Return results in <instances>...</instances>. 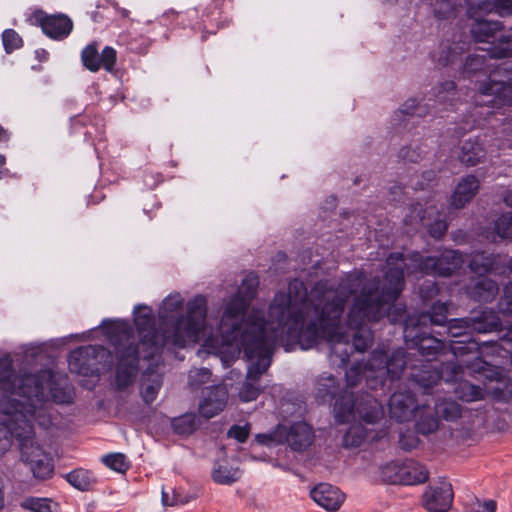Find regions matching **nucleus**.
<instances>
[{"mask_svg": "<svg viewBox=\"0 0 512 512\" xmlns=\"http://www.w3.org/2000/svg\"><path fill=\"white\" fill-rule=\"evenodd\" d=\"M245 356L249 360L256 359L247 371L239 397L243 402L256 400L263 388L259 385L261 376L271 365L273 346L281 338L274 320L264 317L261 311L252 310L241 334Z\"/></svg>", "mask_w": 512, "mask_h": 512, "instance_id": "obj_5", "label": "nucleus"}, {"mask_svg": "<svg viewBox=\"0 0 512 512\" xmlns=\"http://www.w3.org/2000/svg\"><path fill=\"white\" fill-rule=\"evenodd\" d=\"M465 368L466 365L463 366L462 364L454 361L443 363L439 370L441 380H444L445 382H455L464 375Z\"/></svg>", "mask_w": 512, "mask_h": 512, "instance_id": "obj_43", "label": "nucleus"}, {"mask_svg": "<svg viewBox=\"0 0 512 512\" xmlns=\"http://www.w3.org/2000/svg\"><path fill=\"white\" fill-rule=\"evenodd\" d=\"M426 213L427 210H424L421 204L416 203L412 205L409 214L405 218V224L415 228L419 225L427 227L433 238H441L447 231V223L444 220L437 219L431 224L425 216Z\"/></svg>", "mask_w": 512, "mask_h": 512, "instance_id": "obj_18", "label": "nucleus"}, {"mask_svg": "<svg viewBox=\"0 0 512 512\" xmlns=\"http://www.w3.org/2000/svg\"><path fill=\"white\" fill-rule=\"evenodd\" d=\"M402 463L391 462L380 469L382 480L389 484H401Z\"/></svg>", "mask_w": 512, "mask_h": 512, "instance_id": "obj_45", "label": "nucleus"}, {"mask_svg": "<svg viewBox=\"0 0 512 512\" xmlns=\"http://www.w3.org/2000/svg\"><path fill=\"white\" fill-rule=\"evenodd\" d=\"M498 309L502 314L512 315V284L504 289V294L498 302Z\"/></svg>", "mask_w": 512, "mask_h": 512, "instance_id": "obj_54", "label": "nucleus"}, {"mask_svg": "<svg viewBox=\"0 0 512 512\" xmlns=\"http://www.w3.org/2000/svg\"><path fill=\"white\" fill-rule=\"evenodd\" d=\"M162 386V375L146 371L141 380V395L146 404L152 403Z\"/></svg>", "mask_w": 512, "mask_h": 512, "instance_id": "obj_34", "label": "nucleus"}, {"mask_svg": "<svg viewBox=\"0 0 512 512\" xmlns=\"http://www.w3.org/2000/svg\"><path fill=\"white\" fill-rule=\"evenodd\" d=\"M200 426V420L194 413H186L172 421L173 431L182 436H188L194 433Z\"/></svg>", "mask_w": 512, "mask_h": 512, "instance_id": "obj_38", "label": "nucleus"}, {"mask_svg": "<svg viewBox=\"0 0 512 512\" xmlns=\"http://www.w3.org/2000/svg\"><path fill=\"white\" fill-rule=\"evenodd\" d=\"M397 260L398 256L386 259L383 282L367 280L363 272L350 273L358 274L362 279L358 292L352 295L354 298L347 320L348 326L356 330L351 343L357 352H365L372 345V331L365 324L380 320L386 307L394 303L403 290L402 264Z\"/></svg>", "mask_w": 512, "mask_h": 512, "instance_id": "obj_4", "label": "nucleus"}, {"mask_svg": "<svg viewBox=\"0 0 512 512\" xmlns=\"http://www.w3.org/2000/svg\"><path fill=\"white\" fill-rule=\"evenodd\" d=\"M368 438L369 432L363 425H352L343 437V445L346 448H356L361 446Z\"/></svg>", "mask_w": 512, "mask_h": 512, "instance_id": "obj_39", "label": "nucleus"}, {"mask_svg": "<svg viewBox=\"0 0 512 512\" xmlns=\"http://www.w3.org/2000/svg\"><path fill=\"white\" fill-rule=\"evenodd\" d=\"M447 315V304L437 302L429 312L411 315L405 320L403 333L407 345L416 348L429 362L443 353L446 346L443 341L431 336L427 328L432 325L448 326Z\"/></svg>", "mask_w": 512, "mask_h": 512, "instance_id": "obj_7", "label": "nucleus"}, {"mask_svg": "<svg viewBox=\"0 0 512 512\" xmlns=\"http://www.w3.org/2000/svg\"><path fill=\"white\" fill-rule=\"evenodd\" d=\"M250 434V425L246 424L244 426L240 425H233L228 430V437L236 439L240 443H244Z\"/></svg>", "mask_w": 512, "mask_h": 512, "instance_id": "obj_56", "label": "nucleus"}, {"mask_svg": "<svg viewBox=\"0 0 512 512\" xmlns=\"http://www.w3.org/2000/svg\"><path fill=\"white\" fill-rule=\"evenodd\" d=\"M452 485L442 481L430 486L423 495V505L429 512H447L453 502Z\"/></svg>", "mask_w": 512, "mask_h": 512, "instance_id": "obj_16", "label": "nucleus"}, {"mask_svg": "<svg viewBox=\"0 0 512 512\" xmlns=\"http://www.w3.org/2000/svg\"><path fill=\"white\" fill-rule=\"evenodd\" d=\"M451 352L454 357L458 358L467 354H474L476 357L472 363L466 362V369L470 370L471 373L484 374L486 371H490V365L483 361L479 357V346L475 341L454 342L451 344Z\"/></svg>", "mask_w": 512, "mask_h": 512, "instance_id": "obj_23", "label": "nucleus"}, {"mask_svg": "<svg viewBox=\"0 0 512 512\" xmlns=\"http://www.w3.org/2000/svg\"><path fill=\"white\" fill-rule=\"evenodd\" d=\"M21 507L32 512H51V500L48 498H26Z\"/></svg>", "mask_w": 512, "mask_h": 512, "instance_id": "obj_47", "label": "nucleus"}, {"mask_svg": "<svg viewBox=\"0 0 512 512\" xmlns=\"http://www.w3.org/2000/svg\"><path fill=\"white\" fill-rule=\"evenodd\" d=\"M492 395L497 401H510L512 399V382L510 380H498L492 388Z\"/></svg>", "mask_w": 512, "mask_h": 512, "instance_id": "obj_48", "label": "nucleus"}, {"mask_svg": "<svg viewBox=\"0 0 512 512\" xmlns=\"http://www.w3.org/2000/svg\"><path fill=\"white\" fill-rule=\"evenodd\" d=\"M107 350L100 345H88L73 350L68 357L69 368L72 372L86 374L89 370L90 360L98 355L105 354Z\"/></svg>", "mask_w": 512, "mask_h": 512, "instance_id": "obj_21", "label": "nucleus"}, {"mask_svg": "<svg viewBox=\"0 0 512 512\" xmlns=\"http://www.w3.org/2000/svg\"><path fill=\"white\" fill-rule=\"evenodd\" d=\"M458 398L464 402L471 403L485 398L484 390L467 380L460 381L454 389Z\"/></svg>", "mask_w": 512, "mask_h": 512, "instance_id": "obj_37", "label": "nucleus"}, {"mask_svg": "<svg viewBox=\"0 0 512 512\" xmlns=\"http://www.w3.org/2000/svg\"><path fill=\"white\" fill-rule=\"evenodd\" d=\"M470 270L478 275H485L494 272L498 268V257L493 254L479 252L472 256L469 261Z\"/></svg>", "mask_w": 512, "mask_h": 512, "instance_id": "obj_35", "label": "nucleus"}, {"mask_svg": "<svg viewBox=\"0 0 512 512\" xmlns=\"http://www.w3.org/2000/svg\"><path fill=\"white\" fill-rule=\"evenodd\" d=\"M38 21L43 32L55 40L66 38L73 29L72 20L63 14L44 15L39 17Z\"/></svg>", "mask_w": 512, "mask_h": 512, "instance_id": "obj_20", "label": "nucleus"}, {"mask_svg": "<svg viewBox=\"0 0 512 512\" xmlns=\"http://www.w3.org/2000/svg\"><path fill=\"white\" fill-rule=\"evenodd\" d=\"M497 504L494 500L480 501L476 499L468 507V512H495Z\"/></svg>", "mask_w": 512, "mask_h": 512, "instance_id": "obj_57", "label": "nucleus"}, {"mask_svg": "<svg viewBox=\"0 0 512 512\" xmlns=\"http://www.w3.org/2000/svg\"><path fill=\"white\" fill-rule=\"evenodd\" d=\"M70 403L72 395L56 385L50 370L17 376L10 356L0 358V414L48 427L51 424L49 400Z\"/></svg>", "mask_w": 512, "mask_h": 512, "instance_id": "obj_3", "label": "nucleus"}, {"mask_svg": "<svg viewBox=\"0 0 512 512\" xmlns=\"http://www.w3.org/2000/svg\"><path fill=\"white\" fill-rule=\"evenodd\" d=\"M12 438L19 442L21 459L29 465L34 477L50 478L54 465L50 456L34 441V424L0 414V456L10 448Z\"/></svg>", "mask_w": 512, "mask_h": 512, "instance_id": "obj_6", "label": "nucleus"}, {"mask_svg": "<svg viewBox=\"0 0 512 512\" xmlns=\"http://www.w3.org/2000/svg\"><path fill=\"white\" fill-rule=\"evenodd\" d=\"M462 48L459 47H450V46H443L442 50L439 53V56L437 57V62L442 65L446 66L449 64L454 63L462 53Z\"/></svg>", "mask_w": 512, "mask_h": 512, "instance_id": "obj_51", "label": "nucleus"}, {"mask_svg": "<svg viewBox=\"0 0 512 512\" xmlns=\"http://www.w3.org/2000/svg\"><path fill=\"white\" fill-rule=\"evenodd\" d=\"M401 485H416L427 481L429 472L424 465L406 460L402 463Z\"/></svg>", "mask_w": 512, "mask_h": 512, "instance_id": "obj_32", "label": "nucleus"}, {"mask_svg": "<svg viewBox=\"0 0 512 512\" xmlns=\"http://www.w3.org/2000/svg\"><path fill=\"white\" fill-rule=\"evenodd\" d=\"M2 42L6 53L10 54L23 45V40L13 29H6L2 33Z\"/></svg>", "mask_w": 512, "mask_h": 512, "instance_id": "obj_49", "label": "nucleus"}, {"mask_svg": "<svg viewBox=\"0 0 512 512\" xmlns=\"http://www.w3.org/2000/svg\"><path fill=\"white\" fill-rule=\"evenodd\" d=\"M500 326L498 315L488 309L478 312L464 318H455L448 321V334L451 337H459L461 332H455V329H471L472 332L488 333L495 331Z\"/></svg>", "mask_w": 512, "mask_h": 512, "instance_id": "obj_12", "label": "nucleus"}, {"mask_svg": "<svg viewBox=\"0 0 512 512\" xmlns=\"http://www.w3.org/2000/svg\"><path fill=\"white\" fill-rule=\"evenodd\" d=\"M411 381L424 389H429L441 380L439 370L427 361L423 363L420 369L410 374Z\"/></svg>", "mask_w": 512, "mask_h": 512, "instance_id": "obj_33", "label": "nucleus"}, {"mask_svg": "<svg viewBox=\"0 0 512 512\" xmlns=\"http://www.w3.org/2000/svg\"><path fill=\"white\" fill-rule=\"evenodd\" d=\"M497 238L512 240V213L502 214L494 225V233L491 235V241L496 242Z\"/></svg>", "mask_w": 512, "mask_h": 512, "instance_id": "obj_41", "label": "nucleus"}, {"mask_svg": "<svg viewBox=\"0 0 512 512\" xmlns=\"http://www.w3.org/2000/svg\"><path fill=\"white\" fill-rule=\"evenodd\" d=\"M487 65L486 56L484 55H470L466 58L463 75L467 78H472L478 74L486 75Z\"/></svg>", "mask_w": 512, "mask_h": 512, "instance_id": "obj_42", "label": "nucleus"}, {"mask_svg": "<svg viewBox=\"0 0 512 512\" xmlns=\"http://www.w3.org/2000/svg\"><path fill=\"white\" fill-rule=\"evenodd\" d=\"M504 202L512 207V190L511 191H508L504 197Z\"/></svg>", "mask_w": 512, "mask_h": 512, "instance_id": "obj_62", "label": "nucleus"}, {"mask_svg": "<svg viewBox=\"0 0 512 512\" xmlns=\"http://www.w3.org/2000/svg\"><path fill=\"white\" fill-rule=\"evenodd\" d=\"M434 412L441 420L457 422L463 417L466 409L456 400L445 397L435 403Z\"/></svg>", "mask_w": 512, "mask_h": 512, "instance_id": "obj_31", "label": "nucleus"}, {"mask_svg": "<svg viewBox=\"0 0 512 512\" xmlns=\"http://www.w3.org/2000/svg\"><path fill=\"white\" fill-rule=\"evenodd\" d=\"M310 495L318 505L331 512L337 511L345 498L337 487L327 483H321L314 487Z\"/></svg>", "mask_w": 512, "mask_h": 512, "instance_id": "obj_22", "label": "nucleus"}, {"mask_svg": "<svg viewBox=\"0 0 512 512\" xmlns=\"http://www.w3.org/2000/svg\"><path fill=\"white\" fill-rule=\"evenodd\" d=\"M499 292L496 281L489 278H478L472 280L466 287L467 295L477 302H491Z\"/></svg>", "mask_w": 512, "mask_h": 512, "instance_id": "obj_24", "label": "nucleus"}, {"mask_svg": "<svg viewBox=\"0 0 512 512\" xmlns=\"http://www.w3.org/2000/svg\"><path fill=\"white\" fill-rule=\"evenodd\" d=\"M313 394L318 403H331L335 400L334 415L337 423L345 424L350 421L354 407L353 395L343 389L332 374L323 373L315 380Z\"/></svg>", "mask_w": 512, "mask_h": 512, "instance_id": "obj_9", "label": "nucleus"}, {"mask_svg": "<svg viewBox=\"0 0 512 512\" xmlns=\"http://www.w3.org/2000/svg\"><path fill=\"white\" fill-rule=\"evenodd\" d=\"M178 13L174 11L173 9L166 11L163 16L164 17H170V16H176Z\"/></svg>", "mask_w": 512, "mask_h": 512, "instance_id": "obj_63", "label": "nucleus"}, {"mask_svg": "<svg viewBox=\"0 0 512 512\" xmlns=\"http://www.w3.org/2000/svg\"><path fill=\"white\" fill-rule=\"evenodd\" d=\"M361 281L358 274H347L338 285L321 280L308 294L304 283L293 279L287 294L280 292L274 296L269 318L274 320L281 337L297 339L303 350L314 347L321 339L326 340L331 363L343 367L355 350L341 325L342 315Z\"/></svg>", "mask_w": 512, "mask_h": 512, "instance_id": "obj_1", "label": "nucleus"}, {"mask_svg": "<svg viewBox=\"0 0 512 512\" xmlns=\"http://www.w3.org/2000/svg\"><path fill=\"white\" fill-rule=\"evenodd\" d=\"M211 372L207 368L192 369L189 372V385L192 388H199L201 385L209 382Z\"/></svg>", "mask_w": 512, "mask_h": 512, "instance_id": "obj_52", "label": "nucleus"}, {"mask_svg": "<svg viewBox=\"0 0 512 512\" xmlns=\"http://www.w3.org/2000/svg\"><path fill=\"white\" fill-rule=\"evenodd\" d=\"M315 435L313 428L305 422H295L290 426L279 425L275 431L269 434H258V443L271 446L276 444H288L294 451H304L310 447Z\"/></svg>", "mask_w": 512, "mask_h": 512, "instance_id": "obj_11", "label": "nucleus"}, {"mask_svg": "<svg viewBox=\"0 0 512 512\" xmlns=\"http://www.w3.org/2000/svg\"><path fill=\"white\" fill-rule=\"evenodd\" d=\"M9 139L8 131L0 125V141H7Z\"/></svg>", "mask_w": 512, "mask_h": 512, "instance_id": "obj_60", "label": "nucleus"}, {"mask_svg": "<svg viewBox=\"0 0 512 512\" xmlns=\"http://www.w3.org/2000/svg\"><path fill=\"white\" fill-rule=\"evenodd\" d=\"M228 391L224 386H215L206 392L199 404L200 414L210 419L219 414L227 404Z\"/></svg>", "mask_w": 512, "mask_h": 512, "instance_id": "obj_19", "label": "nucleus"}, {"mask_svg": "<svg viewBox=\"0 0 512 512\" xmlns=\"http://www.w3.org/2000/svg\"><path fill=\"white\" fill-rule=\"evenodd\" d=\"M480 182L474 175H467L456 186L451 196V205L456 209L463 208L470 202L479 190Z\"/></svg>", "mask_w": 512, "mask_h": 512, "instance_id": "obj_26", "label": "nucleus"}, {"mask_svg": "<svg viewBox=\"0 0 512 512\" xmlns=\"http://www.w3.org/2000/svg\"><path fill=\"white\" fill-rule=\"evenodd\" d=\"M456 84L454 81H445L437 88L436 98L440 103H445L450 95H454Z\"/></svg>", "mask_w": 512, "mask_h": 512, "instance_id": "obj_55", "label": "nucleus"}, {"mask_svg": "<svg viewBox=\"0 0 512 512\" xmlns=\"http://www.w3.org/2000/svg\"><path fill=\"white\" fill-rule=\"evenodd\" d=\"M66 480L76 489L80 491L90 490L96 483L94 474L82 468L75 469L66 474Z\"/></svg>", "mask_w": 512, "mask_h": 512, "instance_id": "obj_36", "label": "nucleus"}, {"mask_svg": "<svg viewBox=\"0 0 512 512\" xmlns=\"http://www.w3.org/2000/svg\"><path fill=\"white\" fill-rule=\"evenodd\" d=\"M478 12L480 11L476 7L472 17L468 14L469 18L474 19L470 27L471 36L475 42H489L498 31L503 29V24L500 21L477 18Z\"/></svg>", "mask_w": 512, "mask_h": 512, "instance_id": "obj_25", "label": "nucleus"}, {"mask_svg": "<svg viewBox=\"0 0 512 512\" xmlns=\"http://www.w3.org/2000/svg\"><path fill=\"white\" fill-rule=\"evenodd\" d=\"M500 340L502 344H512V324L505 329V332L501 335Z\"/></svg>", "mask_w": 512, "mask_h": 512, "instance_id": "obj_59", "label": "nucleus"}, {"mask_svg": "<svg viewBox=\"0 0 512 512\" xmlns=\"http://www.w3.org/2000/svg\"><path fill=\"white\" fill-rule=\"evenodd\" d=\"M413 417L416 431L422 435L434 433L439 428V417L427 405L418 406Z\"/></svg>", "mask_w": 512, "mask_h": 512, "instance_id": "obj_29", "label": "nucleus"}, {"mask_svg": "<svg viewBox=\"0 0 512 512\" xmlns=\"http://www.w3.org/2000/svg\"><path fill=\"white\" fill-rule=\"evenodd\" d=\"M408 153H409L408 148H403L400 152L401 157L407 158L409 161H412V162L416 161V158H414L413 156H408Z\"/></svg>", "mask_w": 512, "mask_h": 512, "instance_id": "obj_61", "label": "nucleus"}, {"mask_svg": "<svg viewBox=\"0 0 512 512\" xmlns=\"http://www.w3.org/2000/svg\"><path fill=\"white\" fill-rule=\"evenodd\" d=\"M398 256L401 271L404 274L421 272L426 275H437L447 277L452 275L464 264L462 254L455 250H445L439 257H423L420 253L415 252L409 257H405L402 253H392L388 256ZM405 281L403 280V285Z\"/></svg>", "mask_w": 512, "mask_h": 512, "instance_id": "obj_8", "label": "nucleus"}, {"mask_svg": "<svg viewBox=\"0 0 512 512\" xmlns=\"http://www.w3.org/2000/svg\"><path fill=\"white\" fill-rule=\"evenodd\" d=\"M207 300L197 295L187 303V315L178 317L183 308L179 295L167 297L160 308V328L154 326V315L150 307L137 305L134 308V323L140 336L137 346L132 343L133 328L126 321H112L105 326V334L115 346L118 358L116 385L122 390L130 386L137 375L138 360L152 359L166 345L180 348L187 343H196L204 328Z\"/></svg>", "mask_w": 512, "mask_h": 512, "instance_id": "obj_2", "label": "nucleus"}, {"mask_svg": "<svg viewBox=\"0 0 512 512\" xmlns=\"http://www.w3.org/2000/svg\"><path fill=\"white\" fill-rule=\"evenodd\" d=\"M488 54L490 58L496 59L512 57V43L509 39L503 37L498 44H493L488 50Z\"/></svg>", "mask_w": 512, "mask_h": 512, "instance_id": "obj_50", "label": "nucleus"}, {"mask_svg": "<svg viewBox=\"0 0 512 512\" xmlns=\"http://www.w3.org/2000/svg\"><path fill=\"white\" fill-rule=\"evenodd\" d=\"M213 480L220 484H231L240 477L238 469H234L227 465H219L212 473Z\"/></svg>", "mask_w": 512, "mask_h": 512, "instance_id": "obj_44", "label": "nucleus"}, {"mask_svg": "<svg viewBox=\"0 0 512 512\" xmlns=\"http://www.w3.org/2000/svg\"><path fill=\"white\" fill-rule=\"evenodd\" d=\"M478 91L480 96L488 98L487 100H477V105H490L500 108L512 103V85L504 81H496L490 76L479 83Z\"/></svg>", "mask_w": 512, "mask_h": 512, "instance_id": "obj_13", "label": "nucleus"}, {"mask_svg": "<svg viewBox=\"0 0 512 512\" xmlns=\"http://www.w3.org/2000/svg\"><path fill=\"white\" fill-rule=\"evenodd\" d=\"M188 498L182 495L177 490L173 489L172 494L170 495L166 491H162V502L165 506H176L186 504L188 502Z\"/></svg>", "mask_w": 512, "mask_h": 512, "instance_id": "obj_53", "label": "nucleus"}, {"mask_svg": "<svg viewBox=\"0 0 512 512\" xmlns=\"http://www.w3.org/2000/svg\"><path fill=\"white\" fill-rule=\"evenodd\" d=\"M427 291L425 292L423 288H421V295L423 298H431L438 294L439 288L437 287L435 282H428L427 283Z\"/></svg>", "mask_w": 512, "mask_h": 512, "instance_id": "obj_58", "label": "nucleus"}, {"mask_svg": "<svg viewBox=\"0 0 512 512\" xmlns=\"http://www.w3.org/2000/svg\"><path fill=\"white\" fill-rule=\"evenodd\" d=\"M400 444H401L402 448L405 449V450H410L413 447V445L405 444L403 438L400 439Z\"/></svg>", "mask_w": 512, "mask_h": 512, "instance_id": "obj_64", "label": "nucleus"}, {"mask_svg": "<svg viewBox=\"0 0 512 512\" xmlns=\"http://www.w3.org/2000/svg\"><path fill=\"white\" fill-rule=\"evenodd\" d=\"M81 60L83 65L91 72H97L100 68L112 72L116 64L117 52L114 48L106 46L99 54L98 46L94 42L82 50Z\"/></svg>", "mask_w": 512, "mask_h": 512, "instance_id": "obj_14", "label": "nucleus"}, {"mask_svg": "<svg viewBox=\"0 0 512 512\" xmlns=\"http://www.w3.org/2000/svg\"><path fill=\"white\" fill-rule=\"evenodd\" d=\"M390 417L398 422L409 421L416 409V400L410 391H396L389 399Z\"/></svg>", "mask_w": 512, "mask_h": 512, "instance_id": "obj_17", "label": "nucleus"}, {"mask_svg": "<svg viewBox=\"0 0 512 512\" xmlns=\"http://www.w3.org/2000/svg\"><path fill=\"white\" fill-rule=\"evenodd\" d=\"M467 14L474 15V9L483 13H495L501 17L512 15V0H467Z\"/></svg>", "mask_w": 512, "mask_h": 512, "instance_id": "obj_28", "label": "nucleus"}, {"mask_svg": "<svg viewBox=\"0 0 512 512\" xmlns=\"http://www.w3.org/2000/svg\"><path fill=\"white\" fill-rule=\"evenodd\" d=\"M486 156V150L477 138H470L460 147L458 158L466 166H475Z\"/></svg>", "mask_w": 512, "mask_h": 512, "instance_id": "obj_30", "label": "nucleus"}, {"mask_svg": "<svg viewBox=\"0 0 512 512\" xmlns=\"http://www.w3.org/2000/svg\"><path fill=\"white\" fill-rule=\"evenodd\" d=\"M102 461L107 467L120 473L126 472L130 467L127 457L122 453L107 454L103 456Z\"/></svg>", "mask_w": 512, "mask_h": 512, "instance_id": "obj_46", "label": "nucleus"}, {"mask_svg": "<svg viewBox=\"0 0 512 512\" xmlns=\"http://www.w3.org/2000/svg\"><path fill=\"white\" fill-rule=\"evenodd\" d=\"M259 279L250 274L246 276L236 295L227 303L220 321V328L223 333L235 337L241 330L244 315L255 297Z\"/></svg>", "mask_w": 512, "mask_h": 512, "instance_id": "obj_10", "label": "nucleus"}, {"mask_svg": "<svg viewBox=\"0 0 512 512\" xmlns=\"http://www.w3.org/2000/svg\"><path fill=\"white\" fill-rule=\"evenodd\" d=\"M406 352L399 348L394 350L389 356L384 351L375 350L371 353V369L381 371L386 369L391 379H398L407 365Z\"/></svg>", "mask_w": 512, "mask_h": 512, "instance_id": "obj_15", "label": "nucleus"}, {"mask_svg": "<svg viewBox=\"0 0 512 512\" xmlns=\"http://www.w3.org/2000/svg\"><path fill=\"white\" fill-rule=\"evenodd\" d=\"M371 358L367 363L357 362L352 365L345 373L347 387L353 388L360 384L364 376H366L368 371L376 372V370H372L371 366Z\"/></svg>", "mask_w": 512, "mask_h": 512, "instance_id": "obj_40", "label": "nucleus"}, {"mask_svg": "<svg viewBox=\"0 0 512 512\" xmlns=\"http://www.w3.org/2000/svg\"><path fill=\"white\" fill-rule=\"evenodd\" d=\"M353 413L350 420L354 417L355 413L364 420L366 423H375L383 416V409L381 404L371 395H365L359 400L353 399Z\"/></svg>", "mask_w": 512, "mask_h": 512, "instance_id": "obj_27", "label": "nucleus"}]
</instances>
